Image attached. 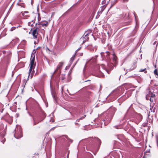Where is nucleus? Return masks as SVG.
<instances>
[{"mask_svg": "<svg viewBox=\"0 0 158 158\" xmlns=\"http://www.w3.org/2000/svg\"><path fill=\"white\" fill-rule=\"evenodd\" d=\"M111 55V58H112L113 63H108L107 65V67L106 68L104 64H102L101 65V67L102 68L105 69V71L108 73H109V71L108 70H111L113 69V66H116L117 63V57L115 55L114 53H113Z\"/></svg>", "mask_w": 158, "mask_h": 158, "instance_id": "obj_1", "label": "nucleus"}, {"mask_svg": "<svg viewBox=\"0 0 158 158\" xmlns=\"http://www.w3.org/2000/svg\"><path fill=\"white\" fill-rule=\"evenodd\" d=\"M116 109L113 107H110L109 109V113L105 117L106 122L107 123L110 122L113 116H114V113L116 111Z\"/></svg>", "mask_w": 158, "mask_h": 158, "instance_id": "obj_2", "label": "nucleus"}, {"mask_svg": "<svg viewBox=\"0 0 158 158\" xmlns=\"http://www.w3.org/2000/svg\"><path fill=\"white\" fill-rule=\"evenodd\" d=\"M15 137L17 139H19L23 136L21 127L19 125H16L15 130L14 132Z\"/></svg>", "mask_w": 158, "mask_h": 158, "instance_id": "obj_3", "label": "nucleus"}, {"mask_svg": "<svg viewBox=\"0 0 158 158\" xmlns=\"http://www.w3.org/2000/svg\"><path fill=\"white\" fill-rule=\"evenodd\" d=\"M147 109L144 106H139V121L142 119L143 115H144L146 113Z\"/></svg>", "mask_w": 158, "mask_h": 158, "instance_id": "obj_4", "label": "nucleus"}, {"mask_svg": "<svg viewBox=\"0 0 158 158\" xmlns=\"http://www.w3.org/2000/svg\"><path fill=\"white\" fill-rule=\"evenodd\" d=\"M92 31L89 30L87 31H86L84 35L82 36L81 39H82L83 40V43H85L86 41H87L89 38L88 37V35L91 33Z\"/></svg>", "mask_w": 158, "mask_h": 158, "instance_id": "obj_5", "label": "nucleus"}, {"mask_svg": "<svg viewBox=\"0 0 158 158\" xmlns=\"http://www.w3.org/2000/svg\"><path fill=\"white\" fill-rule=\"evenodd\" d=\"M63 63L62 62H60L59 64H58L56 68V69L54 71V72H53V73H52V75L51 76V78L52 77L53 75L54 74L57 72L59 70H60V69L62 65H63Z\"/></svg>", "mask_w": 158, "mask_h": 158, "instance_id": "obj_6", "label": "nucleus"}, {"mask_svg": "<svg viewBox=\"0 0 158 158\" xmlns=\"http://www.w3.org/2000/svg\"><path fill=\"white\" fill-rule=\"evenodd\" d=\"M39 29L36 28V29H34L32 32V35L33 36L34 39H35L37 38L38 32Z\"/></svg>", "mask_w": 158, "mask_h": 158, "instance_id": "obj_7", "label": "nucleus"}, {"mask_svg": "<svg viewBox=\"0 0 158 158\" xmlns=\"http://www.w3.org/2000/svg\"><path fill=\"white\" fill-rule=\"evenodd\" d=\"M28 12L27 11H24L23 13L22 12V15L23 17V18L27 19L29 17V15L27 14Z\"/></svg>", "mask_w": 158, "mask_h": 158, "instance_id": "obj_8", "label": "nucleus"}, {"mask_svg": "<svg viewBox=\"0 0 158 158\" xmlns=\"http://www.w3.org/2000/svg\"><path fill=\"white\" fill-rule=\"evenodd\" d=\"M151 98H150V101L153 102L155 100V95L153 93L150 94Z\"/></svg>", "mask_w": 158, "mask_h": 158, "instance_id": "obj_9", "label": "nucleus"}, {"mask_svg": "<svg viewBox=\"0 0 158 158\" xmlns=\"http://www.w3.org/2000/svg\"><path fill=\"white\" fill-rule=\"evenodd\" d=\"M106 5H104L101 7V10H100L98 12V14H101L104 10L106 8Z\"/></svg>", "mask_w": 158, "mask_h": 158, "instance_id": "obj_10", "label": "nucleus"}, {"mask_svg": "<svg viewBox=\"0 0 158 158\" xmlns=\"http://www.w3.org/2000/svg\"><path fill=\"white\" fill-rule=\"evenodd\" d=\"M104 56H106V60H107L108 61H109L110 58V53L108 52H106L104 55Z\"/></svg>", "mask_w": 158, "mask_h": 158, "instance_id": "obj_11", "label": "nucleus"}, {"mask_svg": "<svg viewBox=\"0 0 158 158\" xmlns=\"http://www.w3.org/2000/svg\"><path fill=\"white\" fill-rule=\"evenodd\" d=\"M124 87L125 88L127 89L128 88H130L131 87L132 85L131 84L127 83L124 84Z\"/></svg>", "mask_w": 158, "mask_h": 158, "instance_id": "obj_12", "label": "nucleus"}, {"mask_svg": "<svg viewBox=\"0 0 158 158\" xmlns=\"http://www.w3.org/2000/svg\"><path fill=\"white\" fill-rule=\"evenodd\" d=\"M34 61L35 56H34V57L33 58H32V56H31V62L30 63V64L34 65Z\"/></svg>", "mask_w": 158, "mask_h": 158, "instance_id": "obj_13", "label": "nucleus"}, {"mask_svg": "<svg viewBox=\"0 0 158 158\" xmlns=\"http://www.w3.org/2000/svg\"><path fill=\"white\" fill-rule=\"evenodd\" d=\"M30 69H29L28 77H29V76L30 74V73H31V72L32 71V69L34 68V65H31V64H30Z\"/></svg>", "mask_w": 158, "mask_h": 158, "instance_id": "obj_14", "label": "nucleus"}, {"mask_svg": "<svg viewBox=\"0 0 158 158\" xmlns=\"http://www.w3.org/2000/svg\"><path fill=\"white\" fill-rule=\"evenodd\" d=\"M133 90H134V89H131L127 92L126 94H127L128 97L130 96L131 94V91Z\"/></svg>", "mask_w": 158, "mask_h": 158, "instance_id": "obj_15", "label": "nucleus"}, {"mask_svg": "<svg viewBox=\"0 0 158 158\" xmlns=\"http://www.w3.org/2000/svg\"><path fill=\"white\" fill-rule=\"evenodd\" d=\"M17 5L21 6V7L24 8L25 7V5L24 3H20L18 2Z\"/></svg>", "mask_w": 158, "mask_h": 158, "instance_id": "obj_16", "label": "nucleus"}, {"mask_svg": "<svg viewBox=\"0 0 158 158\" xmlns=\"http://www.w3.org/2000/svg\"><path fill=\"white\" fill-rule=\"evenodd\" d=\"M151 98V96L150 95V94H147L146 97V99L147 100H150V98Z\"/></svg>", "mask_w": 158, "mask_h": 158, "instance_id": "obj_17", "label": "nucleus"}, {"mask_svg": "<svg viewBox=\"0 0 158 158\" xmlns=\"http://www.w3.org/2000/svg\"><path fill=\"white\" fill-rule=\"evenodd\" d=\"M48 24V22H47L45 21L41 24V25L44 26H46Z\"/></svg>", "mask_w": 158, "mask_h": 158, "instance_id": "obj_18", "label": "nucleus"}, {"mask_svg": "<svg viewBox=\"0 0 158 158\" xmlns=\"http://www.w3.org/2000/svg\"><path fill=\"white\" fill-rule=\"evenodd\" d=\"M86 116V115H84V116H82L81 117H80L79 118L77 119V121L79 122L80 120H81L83 119Z\"/></svg>", "mask_w": 158, "mask_h": 158, "instance_id": "obj_19", "label": "nucleus"}, {"mask_svg": "<svg viewBox=\"0 0 158 158\" xmlns=\"http://www.w3.org/2000/svg\"><path fill=\"white\" fill-rule=\"evenodd\" d=\"M64 136H65V138H67L68 139V140H69V142H70L71 143H72L73 142V140H72L69 139L67 135H64Z\"/></svg>", "mask_w": 158, "mask_h": 158, "instance_id": "obj_20", "label": "nucleus"}, {"mask_svg": "<svg viewBox=\"0 0 158 158\" xmlns=\"http://www.w3.org/2000/svg\"><path fill=\"white\" fill-rule=\"evenodd\" d=\"M146 69H140L139 71V72H144V73H147V71H146Z\"/></svg>", "mask_w": 158, "mask_h": 158, "instance_id": "obj_21", "label": "nucleus"}, {"mask_svg": "<svg viewBox=\"0 0 158 158\" xmlns=\"http://www.w3.org/2000/svg\"><path fill=\"white\" fill-rule=\"evenodd\" d=\"M107 0V3H106V2L105 1V0H103L102 2V4H108V2L109 1V0Z\"/></svg>", "mask_w": 158, "mask_h": 158, "instance_id": "obj_22", "label": "nucleus"}, {"mask_svg": "<svg viewBox=\"0 0 158 158\" xmlns=\"http://www.w3.org/2000/svg\"><path fill=\"white\" fill-rule=\"evenodd\" d=\"M154 74H155V75H158V73H157V69H155L154 70Z\"/></svg>", "mask_w": 158, "mask_h": 158, "instance_id": "obj_23", "label": "nucleus"}, {"mask_svg": "<svg viewBox=\"0 0 158 158\" xmlns=\"http://www.w3.org/2000/svg\"><path fill=\"white\" fill-rule=\"evenodd\" d=\"M74 60V57L73 56L71 58L70 60L71 64H72V62H73V61Z\"/></svg>", "mask_w": 158, "mask_h": 158, "instance_id": "obj_24", "label": "nucleus"}, {"mask_svg": "<svg viewBox=\"0 0 158 158\" xmlns=\"http://www.w3.org/2000/svg\"><path fill=\"white\" fill-rule=\"evenodd\" d=\"M15 28V27H12L10 29V31H12L14 30Z\"/></svg>", "mask_w": 158, "mask_h": 158, "instance_id": "obj_25", "label": "nucleus"}, {"mask_svg": "<svg viewBox=\"0 0 158 158\" xmlns=\"http://www.w3.org/2000/svg\"><path fill=\"white\" fill-rule=\"evenodd\" d=\"M150 152V149H148L145 152V155H146V154L148 152Z\"/></svg>", "mask_w": 158, "mask_h": 158, "instance_id": "obj_26", "label": "nucleus"}, {"mask_svg": "<svg viewBox=\"0 0 158 158\" xmlns=\"http://www.w3.org/2000/svg\"><path fill=\"white\" fill-rule=\"evenodd\" d=\"M33 121H34V125H36L37 123H36L35 122V119H34V118H33Z\"/></svg>", "mask_w": 158, "mask_h": 158, "instance_id": "obj_27", "label": "nucleus"}, {"mask_svg": "<svg viewBox=\"0 0 158 158\" xmlns=\"http://www.w3.org/2000/svg\"><path fill=\"white\" fill-rule=\"evenodd\" d=\"M116 3V2H114V3H111L110 8H111Z\"/></svg>", "mask_w": 158, "mask_h": 158, "instance_id": "obj_28", "label": "nucleus"}, {"mask_svg": "<svg viewBox=\"0 0 158 158\" xmlns=\"http://www.w3.org/2000/svg\"><path fill=\"white\" fill-rule=\"evenodd\" d=\"M5 141V138H4L3 139H2V142L3 143H4Z\"/></svg>", "mask_w": 158, "mask_h": 158, "instance_id": "obj_29", "label": "nucleus"}, {"mask_svg": "<svg viewBox=\"0 0 158 158\" xmlns=\"http://www.w3.org/2000/svg\"><path fill=\"white\" fill-rule=\"evenodd\" d=\"M28 25L29 26L31 25V22H29L28 23Z\"/></svg>", "mask_w": 158, "mask_h": 158, "instance_id": "obj_30", "label": "nucleus"}, {"mask_svg": "<svg viewBox=\"0 0 158 158\" xmlns=\"http://www.w3.org/2000/svg\"><path fill=\"white\" fill-rule=\"evenodd\" d=\"M52 97L53 98H55V96H54L53 95V94L52 93Z\"/></svg>", "mask_w": 158, "mask_h": 158, "instance_id": "obj_31", "label": "nucleus"}, {"mask_svg": "<svg viewBox=\"0 0 158 158\" xmlns=\"http://www.w3.org/2000/svg\"><path fill=\"white\" fill-rule=\"evenodd\" d=\"M144 37V35H143V37H141L140 39H141H141H143V38Z\"/></svg>", "mask_w": 158, "mask_h": 158, "instance_id": "obj_32", "label": "nucleus"}, {"mask_svg": "<svg viewBox=\"0 0 158 158\" xmlns=\"http://www.w3.org/2000/svg\"><path fill=\"white\" fill-rule=\"evenodd\" d=\"M124 2H127L128 1V0H123Z\"/></svg>", "mask_w": 158, "mask_h": 158, "instance_id": "obj_33", "label": "nucleus"}, {"mask_svg": "<svg viewBox=\"0 0 158 158\" xmlns=\"http://www.w3.org/2000/svg\"><path fill=\"white\" fill-rule=\"evenodd\" d=\"M97 140H98V141H100V139H98V138H97Z\"/></svg>", "mask_w": 158, "mask_h": 158, "instance_id": "obj_34", "label": "nucleus"}, {"mask_svg": "<svg viewBox=\"0 0 158 158\" xmlns=\"http://www.w3.org/2000/svg\"><path fill=\"white\" fill-rule=\"evenodd\" d=\"M55 128V127H53L51 129V130H54Z\"/></svg>", "mask_w": 158, "mask_h": 158, "instance_id": "obj_35", "label": "nucleus"}, {"mask_svg": "<svg viewBox=\"0 0 158 158\" xmlns=\"http://www.w3.org/2000/svg\"><path fill=\"white\" fill-rule=\"evenodd\" d=\"M75 124L76 125H78V123H75Z\"/></svg>", "mask_w": 158, "mask_h": 158, "instance_id": "obj_36", "label": "nucleus"}, {"mask_svg": "<svg viewBox=\"0 0 158 158\" xmlns=\"http://www.w3.org/2000/svg\"><path fill=\"white\" fill-rule=\"evenodd\" d=\"M154 65L155 68H156V65Z\"/></svg>", "mask_w": 158, "mask_h": 158, "instance_id": "obj_37", "label": "nucleus"}, {"mask_svg": "<svg viewBox=\"0 0 158 158\" xmlns=\"http://www.w3.org/2000/svg\"><path fill=\"white\" fill-rule=\"evenodd\" d=\"M80 48H79L78 49H77V51H78V50H79L80 49Z\"/></svg>", "mask_w": 158, "mask_h": 158, "instance_id": "obj_38", "label": "nucleus"}, {"mask_svg": "<svg viewBox=\"0 0 158 158\" xmlns=\"http://www.w3.org/2000/svg\"><path fill=\"white\" fill-rule=\"evenodd\" d=\"M134 69V68H132V69H131V70H132L133 69Z\"/></svg>", "mask_w": 158, "mask_h": 158, "instance_id": "obj_39", "label": "nucleus"}, {"mask_svg": "<svg viewBox=\"0 0 158 158\" xmlns=\"http://www.w3.org/2000/svg\"><path fill=\"white\" fill-rule=\"evenodd\" d=\"M142 52V51L141 50V49L140 50V52Z\"/></svg>", "mask_w": 158, "mask_h": 158, "instance_id": "obj_40", "label": "nucleus"}, {"mask_svg": "<svg viewBox=\"0 0 158 158\" xmlns=\"http://www.w3.org/2000/svg\"><path fill=\"white\" fill-rule=\"evenodd\" d=\"M21 0H19V2H21Z\"/></svg>", "mask_w": 158, "mask_h": 158, "instance_id": "obj_41", "label": "nucleus"}, {"mask_svg": "<svg viewBox=\"0 0 158 158\" xmlns=\"http://www.w3.org/2000/svg\"><path fill=\"white\" fill-rule=\"evenodd\" d=\"M102 88V87L101 85L100 86V88L101 89Z\"/></svg>", "mask_w": 158, "mask_h": 158, "instance_id": "obj_42", "label": "nucleus"}, {"mask_svg": "<svg viewBox=\"0 0 158 158\" xmlns=\"http://www.w3.org/2000/svg\"><path fill=\"white\" fill-rule=\"evenodd\" d=\"M115 128H116L117 129V126H115Z\"/></svg>", "mask_w": 158, "mask_h": 158, "instance_id": "obj_43", "label": "nucleus"}, {"mask_svg": "<svg viewBox=\"0 0 158 158\" xmlns=\"http://www.w3.org/2000/svg\"><path fill=\"white\" fill-rule=\"evenodd\" d=\"M142 54H141V56H140V57H141V59H142Z\"/></svg>", "mask_w": 158, "mask_h": 158, "instance_id": "obj_44", "label": "nucleus"}, {"mask_svg": "<svg viewBox=\"0 0 158 158\" xmlns=\"http://www.w3.org/2000/svg\"><path fill=\"white\" fill-rule=\"evenodd\" d=\"M156 75L157 76V77H156L157 78H158V75Z\"/></svg>", "mask_w": 158, "mask_h": 158, "instance_id": "obj_45", "label": "nucleus"}, {"mask_svg": "<svg viewBox=\"0 0 158 158\" xmlns=\"http://www.w3.org/2000/svg\"><path fill=\"white\" fill-rule=\"evenodd\" d=\"M127 72H126L125 73V75L127 73Z\"/></svg>", "mask_w": 158, "mask_h": 158, "instance_id": "obj_46", "label": "nucleus"}, {"mask_svg": "<svg viewBox=\"0 0 158 158\" xmlns=\"http://www.w3.org/2000/svg\"><path fill=\"white\" fill-rule=\"evenodd\" d=\"M134 16H135V14H134Z\"/></svg>", "mask_w": 158, "mask_h": 158, "instance_id": "obj_47", "label": "nucleus"}, {"mask_svg": "<svg viewBox=\"0 0 158 158\" xmlns=\"http://www.w3.org/2000/svg\"><path fill=\"white\" fill-rule=\"evenodd\" d=\"M134 67H135L134 68H135V65H134Z\"/></svg>", "mask_w": 158, "mask_h": 158, "instance_id": "obj_48", "label": "nucleus"}, {"mask_svg": "<svg viewBox=\"0 0 158 158\" xmlns=\"http://www.w3.org/2000/svg\"><path fill=\"white\" fill-rule=\"evenodd\" d=\"M32 75H31V77H32Z\"/></svg>", "mask_w": 158, "mask_h": 158, "instance_id": "obj_49", "label": "nucleus"}, {"mask_svg": "<svg viewBox=\"0 0 158 158\" xmlns=\"http://www.w3.org/2000/svg\"><path fill=\"white\" fill-rule=\"evenodd\" d=\"M67 158H68V156Z\"/></svg>", "mask_w": 158, "mask_h": 158, "instance_id": "obj_50", "label": "nucleus"}, {"mask_svg": "<svg viewBox=\"0 0 158 158\" xmlns=\"http://www.w3.org/2000/svg\"><path fill=\"white\" fill-rule=\"evenodd\" d=\"M143 158H144V157Z\"/></svg>", "mask_w": 158, "mask_h": 158, "instance_id": "obj_51", "label": "nucleus"}, {"mask_svg": "<svg viewBox=\"0 0 158 158\" xmlns=\"http://www.w3.org/2000/svg\"><path fill=\"white\" fill-rule=\"evenodd\" d=\"M157 86H158V85H157Z\"/></svg>", "mask_w": 158, "mask_h": 158, "instance_id": "obj_52", "label": "nucleus"}]
</instances>
